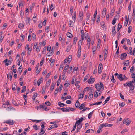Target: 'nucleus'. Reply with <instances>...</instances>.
Listing matches in <instances>:
<instances>
[{
  "mask_svg": "<svg viewBox=\"0 0 135 135\" xmlns=\"http://www.w3.org/2000/svg\"><path fill=\"white\" fill-rule=\"evenodd\" d=\"M39 109H42L43 110H44L45 111H47L49 109H47V107H46L44 105H40L39 106H37V110H38Z\"/></svg>",
  "mask_w": 135,
  "mask_h": 135,
  "instance_id": "f257e3e1",
  "label": "nucleus"
},
{
  "mask_svg": "<svg viewBox=\"0 0 135 135\" xmlns=\"http://www.w3.org/2000/svg\"><path fill=\"white\" fill-rule=\"evenodd\" d=\"M15 122L13 120H8L7 121L4 122V123H6L7 124L13 125L15 123Z\"/></svg>",
  "mask_w": 135,
  "mask_h": 135,
  "instance_id": "f03ea898",
  "label": "nucleus"
},
{
  "mask_svg": "<svg viewBox=\"0 0 135 135\" xmlns=\"http://www.w3.org/2000/svg\"><path fill=\"white\" fill-rule=\"evenodd\" d=\"M103 69V65L102 63L99 64V66L98 67V72L99 74H100L101 72Z\"/></svg>",
  "mask_w": 135,
  "mask_h": 135,
  "instance_id": "7ed1b4c3",
  "label": "nucleus"
},
{
  "mask_svg": "<svg viewBox=\"0 0 135 135\" xmlns=\"http://www.w3.org/2000/svg\"><path fill=\"white\" fill-rule=\"evenodd\" d=\"M92 77V76H91L90 78L87 81L88 83L89 84H90V83H93L94 82L95 80V79L94 78H91V77Z\"/></svg>",
  "mask_w": 135,
  "mask_h": 135,
  "instance_id": "20e7f679",
  "label": "nucleus"
},
{
  "mask_svg": "<svg viewBox=\"0 0 135 135\" xmlns=\"http://www.w3.org/2000/svg\"><path fill=\"white\" fill-rule=\"evenodd\" d=\"M127 54L126 53H122L121 55L120 59L122 60H124L126 58Z\"/></svg>",
  "mask_w": 135,
  "mask_h": 135,
  "instance_id": "39448f33",
  "label": "nucleus"
},
{
  "mask_svg": "<svg viewBox=\"0 0 135 135\" xmlns=\"http://www.w3.org/2000/svg\"><path fill=\"white\" fill-rule=\"evenodd\" d=\"M95 87L97 90L98 91H100V90H101V88L100 87V85L99 83L96 84L95 86Z\"/></svg>",
  "mask_w": 135,
  "mask_h": 135,
  "instance_id": "423d86ee",
  "label": "nucleus"
},
{
  "mask_svg": "<svg viewBox=\"0 0 135 135\" xmlns=\"http://www.w3.org/2000/svg\"><path fill=\"white\" fill-rule=\"evenodd\" d=\"M58 127V126L57 124H54L52 125L50 127L48 128V130H50L52 128H55Z\"/></svg>",
  "mask_w": 135,
  "mask_h": 135,
  "instance_id": "0eeeda50",
  "label": "nucleus"
},
{
  "mask_svg": "<svg viewBox=\"0 0 135 135\" xmlns=\"http://www.w3.org/2000/svg\"><path fill=\"white\" fill-rule=\"evenodd\" d=\"M42 78L41 77L38 80V81L37 80V83L38 86H39L40 84L42 82Z\"/></svg>",
  "mask_w": 135,
  "mask_h": 135,
  "instance_id": "6e6552de",
  "label": "nucleus"
},
{
  "mask_svg": "<svg viewBox=\"0 0 135 135\" xmlns=\"http://www.w3.org/2000/svg\"><path fill=\"white\" fill-rule=\"evenodd\" d=\"M81 48H79L78 51L77 57L78 58H80L81 55Z\"/></svg>",
  "mask_w": 135,
  "mask_h": 135,
  "instance_id": "1a4fd4ad",
  "label": "nucleus"
},
{
  "mask_svg": "<svg viewBox=\"0 0 135 135\" xmlns=\"http://www.w3.org/2000/svg\"><path fill=\"white\" fill-rule=\"evenodd\" d=\"M122 75L121 74H119L118 76V79L121 81H123V79L122 78Z\"/></svg>",
  "mask_w": 135,
  "mask_h": 135,
  "instance_id": "9d476101",
  "label": "nucleus"
},
{
  "mask_svg": "<svg viewBox=\"0 0 135 135\" xmlns=\"http://www.w3.org/2000/svg\"><path fill=\"white\" fill-rule=\"evenodd\" d=\"M106 8H104L103 10L102 13V15L104 17L105 15H106Z\"/></svg>",
  "mask_w": 135,
  "mask_h": 135,
  "instance_id": "9b49d317",
  "label": "nucleus"
},
{
  "mask_svg": "<svg viewBox=\"0 0 135 135\" xmlns=\"http://www.w3.org/2000/svg\"><path fill=\"white\" fill-rule=\"evenodd\" d=\"M125 62H124L123 63L126 66H128L129 65V60H126L125 61Z\"/></svg>",
  "mask_w": 135,
  "mask_h": 135,
  "instance_id": "f8f14e48",
  "label": "nucleus"
},
{
  "mask_svg": "<svg viewBox=\"0 0 135 135\" xmlns=\"http://www.w3.org/2000/svg\"><path fill=\"white\" fill-rule=\"evenodd\" d=\"M41 132H40L38 134V135H42L44 134L45 132V130L44 131L42 128L41 129Z\"/></svg>",
  "mask_w": 135,
  "mask_h": 135,
  "instance_id": "ddd939ff",
  "label": "nucleus"
},
{
  "mask_svg": "<svg viewBox=\"0 0 135 135\" xmlns=\"http://www.w3.org/2000/svg\"><path fill=\"white\" fill-rule=\"evenodd\" d=\"M72 19L74 21V22H75V20L76 18V11L74 12V15L72 16Z\"/></svg>",
  "mask_w": 135,
  "mask_h": 135,
  "instance_id": "4468645a",
  "label": "nucleus"
},
{
  "mask_svg": "<svg viewBox=\"0 0 135 135\" xmlns=\"http://www.w3.org/2000/svg\"><path fill=\"white\" fill-rule=\"evenodd\" d=\"M113 125L112 124H109L107 123H105V124H103V126L104 127H110L112 126Z\"/></svg>",
  "mask_w": 135,
  "mask_h": 135,
  "instance_id": "2eb2a0df",
  "label": "nucleus"
},
{
  "mask_svg": "<svg viewBox=\"0 0 135 135\" xmlns=\"http://www.w3.org/2000/svg\"><path fill=\"white\" fill-rule=\"evenodd\" d=\"M85 103H84L82 104H81L80 106L79 107V108L81 110L83 109L84 107H85Z\"/></svg>",
  "mask_w": 135,
  "mask_h": 135,
  "instance_id": "dca6fc26",
  "label": "nucleus"
},
{
  "mask_svg": "<svg viewBox=\"0 0 135 135\" xmlns=\"http://www.w3.org/2000/svg\"><path fill=\"white\" fill-rule=\"evenodd\" d=\"M29 45L28 44H27L26 45L25 49L27 48V50L29 51H31L32 50V49L31 48H30L29 47Z\"/></svg>",
  "mask_w": 135,
  "mask_h": 135,
  "instance_id": "f3484780",
  "label": "nucleus"
},
{
  "mask_svg": "<svg viewBox=\"0 0 135 135\" xmlns=\"http://www.w3.org/2000/svg\"><path fill=\"white\" fill-rule=\"evenodd\" d=\"M68 108H69L68 109L67 108H65V109L68 110L67 111V112H68L69 111H73L75 110V109L74 108H71L70 107H68Z\"/></svg>",
  "mask_w": 135,
  "mask_h": 135,
  "instance_id": "a211bd4d",
  "label": "nucleus"
},
{
  "mask_svg": "<svg viewBox=\"0 0 135 135\" xmlns=\"http://www.w3.org/2000/svg\"><path fill=\"white\" fill-rule=\"evenodd\" d=\"M24 27V25L22 23H20L18 25V27L20 29H22Z\"/></svg>",
  "mask_w": 135,
  "mask_h": 135,
  "instance_id": "6ab92c4d",
  "label": "nucleus"
},
{
  "mask_svg": "<svg viewBox=\"0 0 135 135\" xmlns=\"http://www.w3.org/2000/svg\"><path fill=\"white\" fill-rule=\"evenodd\" d=\"M51 81V80L50 79H49L48 80L47 82L46 83V86L48 87L50 85Z\"/></svg>",
  "mask_w": 135,
  "mask_h": 135,
  "instance_id": "aec40b11",
  "label": "nucleus"
},
{
  "mask_svg": "<svg viewBox=\"0 0 135 135\" xmlns=\"http://www.w3.org/2000/svg\"><path fill=\"white\" fill-rule=\"evenodd\" d=\"M61 75H60V76L59 78L58 79V81H57V86H59L60 83V81H61Z\"/></svg>",
  "mask_w": 135,
  "mask_h": 135,
  "instance_id": "412c9836",
  "label": "nucleus"
},
{
  "mask_svg": "<svg viewBox=\"0 0 135 135\" xmlns=\"http://www.w3.org/2000/svg\"><path fill=\"white\" fill-rule=\"evenodd\" d=\"M108 54V51L107 50H106L104 52V60H105V59H106L107 57V54Z\"/></svg>",
  "mask_w": 135,
  "mask_h": 135,
  "instance_id": "4be33fe9",
  "label": "nucleus"
},
{
  "mask_svg": "<svg viewBox=\"0 0 135 135\" xmlns=\"http://www.w3.org/2000/svg\"><path fill=\"white\" fill-rule=\"evenodd\" d=\"M26 86H24L22 87V89L21 90V93H24L26 90Z\"/></svg>",
  "mask_w": 135,
  "mask_h": 135,
  "instance_id": "5701e85b",
  "label": "nucleus"
},
{
  "mask_svg": "<svg viewBox=\"0 0 135 135\" xmlns=\"http://www.w3.org/2000/svg\"><path fill=\"white\" fill-rule=\"evenodd\" d=\"M22 65H21L18 68V72L20 74H21L22 71Z\"/></svg>",
  "mask_w": 135,
  "mask_h": 135,
  "instance_id": "b1692460",
  "label": "nucleus"
},
{
  "mask_svg": "<svg viewBox=\"0 0 135 135\" xmlns=\"http://www.w3.org/2000/svg\"><path fill=\"white\" fill-rule=\"evenodd\" d=\"M67 36L69 38H71L73 37L72 35L69 32H68L67 33Z\"/></svg>",
  "mask_w": 135,
  "mask_h": 135,
  "instance_id": "393cba45",
  "label": "nucleus"
},
{
  "mask_svg": "<svg viewBox=\"0 0 135 135\" xmlns=\"http://www.w3.org/2000/svg\"><path fill=\"white\" fill-rule=\"evenodd\" d=\"M82 41H81V40H80L78 42V47L79 48H81V45H82Z\"/></svg>",
  "mask_w": 135,
  "mask_h": 135,
  "instance_id": "a878e982",
  "label": "nucleus"
},
{
  "mask_svg": "<svg viewBox=\"0 0 135 135\" xmlns=\"http://www.w3.org/2000/svg\"><path fill=\"white\" fill-rule=\"evenodd\" d=\"M82 121V120L80 119L76 121L75 123V124H77L78 125H79L80 124V123Z\"/></svg>",
  "mask_w": 135,
  "mask_h": 135,
  "instance_id": "bb28decb",
  "label": "nucleus"
},
{
  "mask_svg": "<svg viewBox=\"0 0 135 135\" xmlns=\"http://www.w3.org/2000/svg\"><path fill=\"white\" fill-rule=\"evenodd\" d=\"M117 31H119V30L122 28V26L120 24L118 23V25Z\"/></svg>",
  "mask_w": 135,
  "mask_h": 135,
  "instance_id": "cd10ccee",
  "label": "nucleus"
},
{
  "mask_svg": "<svg viewBox=\"0 0 135 135\" xmlns=\"http://www.w3.org/2000/svg\"><path fill=\"white\" fill-rule=\"evenodd\" d=\"M57 109H59L61 110H62L63 112H67V111H68V110H66V109H64L63 108H60V107H58L57 108Z\"/></svg>",
  "mask_w": 135,
  "mask_h": 135,
  "instance_id": "c85d7f7f",
  "label": "nucleus"
},
{
  "mask_svg": "<svg viewBox=\"0 0 135 135\" xmlns=\"http://www.w3.org/2000/svg\"><path fill=\"white\" fill-rule=\"evenodd\" d=\"M58 105L61 107H63L65 105H66L64 104L63 103H62L60 102H59L58 103Z\"/></svg>",
  "mask_w": 135,
  "mask_h": 135,
  "instance_id": "c756f323",
  "label": "nucleus"
},
{
  "mask_svg": "<svg viewBox=\"0 0 135 135\" xmlns=\"http://www.w3.org/2000/svg\"><path fill=\"white\" fill-rule=\"evenodd\" d=\"M93 111H93L91 112L88 114V118L89 119H90L91 118V117L92 116V115L93 114Z\"/></svg>",
  "mask_w": 135,
  "mask_h": 135,
  "instance_id": "7c9ffc66",
  "label": "nucleus"
},
{
  "mask_svg": "<svg viewBox=\"0 0 135 135\" xmlns=\"http://www.w3.org/2000/svg\"><path fill=\"white\" fill-rule=\"evenodd\" d=\"M99 83L100 84V87L101 88V89H102V90H103L104 89V87L103 83L101 82H100Z\"/></svg>",
  "mask_w": 135,
  "mask_h": 135,
  "instance_id": "2f4dec72",
  "label": "nucleus"
},
{
  "mask_svg": "<svg viewBox=\"0 0 135 135\" xmlns=\"http://www.w3.org/2000/svg\"><path fill=\"white\" fill-rule=\"evenodd\" d=\"M55 47L54 46H53L51 50H50V54H53L54 51V49H55Z\"/></svg>",
  "mask_w": 135,
  "mask_h": 135,
  "instance_id": "473e14b6",
  "label": "nucleus"
},
{
  "mask_svg": "<svg viewBox=\"0 0 135 135\" xmlns=\"http://www.w3.org/2000/svg\"><path fill=\"white\" fill-rule=\"evenodd\" d=\"M110 96L108 97L107 98H106L105 101L104 103L103 104V105L107 103V102H108V101H109V100H110Z\"/></svg>",
  "mask_w": 135,
  "mask_h": 135,
  "instance_id": "72a5a7b5",
  "label": "nucleus"
},
{
  "mask_svg": "<svg viewBox=\"0 0 135 135\" xmlns=\"http://www.w3.org/2000/svg\"><path fill=\"white\" fill-rule=\"evenodd\" d=\"M45 104L47 105L48 106H50L51 105V103L49 101H47L45 103Z\"/></svg>",
  "mask_w": 135,
  "mask_h": 135,
  "instance_id": "f704fd0d",
  "label": "nucleus"
},
{
  "mask_svg": "<svg viewBox=\"0 0 135 135\" xmlns=\"http://www.w3.org/2000/svg\"><path fill=\"white\" fill-rule=\"evenodd\" d=\"M75 79V81H76V79H75V76H74L72 78V80L71 81V83L72 84L74 83V79Z\"/></svg>",
  "mask_w": 135,
  "mask_h": 135,
  "instance_id": "c9c22d12",
  "label": "nucleus"
},
{
  "mask_svg": "<svg viewBox=\"0 0 135 135\" xmlns=\"http://www.w3.org/2000/svg\"><path fill=\"white\" fill-rule=\"evenodd\" d=\"M79 16L80 17H83V13L82 11H81L79 12Z\"/></svg>",
  "mask_w": 135,
  "mask_h": 135,
  "instance_id": "e433bc0d",
  "label": "nucleus"
},
{
  "mask_svg": "<svg viewBox=\"0 0 135 135\" xmlns=\"http://www.w3.org/2000/svg\"><path fill=\"white\" fill-rule=\"evenodd\" d=\"M8 61V59H6L3 61L4 63H5V65L7 66L9 65V63L7 62Z\"/></svg>",
  "mask_w": 135,
  "mask_h": 135,
  "instance_id": "4c0bfd02",
  "label": "nucleus"
},
{
  "mask_svg": "<svg viewBox=\"0 0 135 135\" xmlns=\"http://www.w3.org/2000/svg\"><path fill=\"white\" fill-rule=\"evenodd\" d=\"M84 94H82V93H81V94H79V97H78V99H80V98H83V97H84Z\"/></svg>",
  "mask_w": 135,
  "mask_h": 135,
  "instance_id": "58836bf2",
  "label": "nucleus"
},
{
  "mask_svg": "<svg viewBox=\"0 0 135 135\" xmlns=\"http://www.w3.org/2000/svg\"><path fill=\"white\" fill-rule=\"evenodd\" d=\"M72 55H70L68 56V60L69 61V63L72 60Z\"/></svg>",
  "mask_w": 135,
  "mask_h": 135,
  "instance_id": "ea45409f",
  "label": "nucleus"
},
{
  "mask_svg": "<svg viewBox=\"0 0 135 135\" xmlns=\"http://www.w3.org/2000/svg\"><path fill=\"white\" fill-rule=\"evenodd\" d=\"M73 67H74V66H70V69H69V70L68 71V73L69 74H70L71 72V70L73 69Z\"/></svg>",
  "mask_w": 135,
  "mask_h": 135,
  "instance_id": "a19ab883",
  "label": "nucleus"
},
{
  "mask_svg": "<svg viewBox=\"0 0 135 135\" xmlns=\"http://www.w3.org/2000/svg\"><path fill=\"white\" fill-rule=\"evenodd\" d=\"M132 30V27L131 26H129L128 28V33H130Z\"/></svg>",
  "mask_w": 135,
  "mask_h": 135,
  "instance_id": "79ce46f5",
  "label": "nucleus"
},
{
  "mask_svg": "<svg viewBox=\"0 0 135 135\" xmlns=\"http://www.w3.org/2000/svg\"><path fill=\"white\" fill-rule=\"evenodd\" d=\"M89 89V87H86L84 89V90L83 91V93L84 94L86 91L88 90Z\"/></svg>",
  "mask_w": 135,
  "mask_h": 135,
  "instance_id": "37998d69",
  "label": "nucleus"
},
{
  "mask_svg": "<svg viewBox=\"0 0 135 135\" xmlns=\"http://www.w3.org/2000/svg\"><path fill=\"white\" fill-rule=\"evenodd\" d=\"M100 17L99 15H98L97 17V20H96V22L98 23L100 21Z\"/></svg>",
  "mask_w": 135,
  "mask_h": 135,
  "instance_id": "c03bdc74",
  "label": "nucleus"
},
{
  "mask_svg": "<svg viewBox=\"0 0 135 135\" xmlns=\"http://www.w3.org/2000/svg\"><path fill=\"white\" fill-rule=\"evenodd\" d=\"M111 81L113 83H114L115 82L116 80L114 79V76L113 75L112 77V79H111Z\"/></svg>",
  "mask_w": 135,
  "mask_h": 135,
  "instance_id": "a18cd8bd",
  "label": "nucleus"
},
{
  "mask_svg": "<svg viewBox=\"0 0 135 135\" xmlns=\"http://www.w3.org/2000/svg\"><path fill=\"white\" fill-rule=\"evenodd\" d=\"M20 16L21 18L23 17V15H24V12L23 11H21L20 12Z\"/></svg>",
  "mask_w": 135,
  "mask_h": 135,
  "instance_id": "49530a36",
  "label": "nucleus"
},
{
  "mask_svg": "<svg viewBox=\"0 0 135 135\" xmlns=\"http://www.w3.org/2000/svg\"><path fill=\"white\" fill-rule=\"evenodd\" d=\"M89 74L86 75L83 81L85 82L87 80V79L89 78Z\"/></svg>",
  "mask_w": 135,
  "mask_h": 135,
  "instance_id": "de8ad7c7",
  "label": "nucleus"
},
{
  "mask_svg": "<svg viewBox=\"0 0 135 135\" xmlns=\"http://www.w3.org/2000/svg\"><path fill=\"white\" fill-rule=\"evenodd\" d=\"M67 99H71V98L70 95H68L66 97L64 100H65Z\"/></svg>",
  "mask_w": 135,
  "mask_h": 135,
  "instance_id": "09e8293b",
  "label": "nucleus"
},
{
  "mask_svg": "<svg viewBox=\"0 0 135 135\" xmlns=\"http://www.w3.org/2000/svg\"><path fill=\"white\" fill-rule=\"evenodd\" d=\"M45 87L44 86L42 89V94H44L45 93Z\"/></svg>",
  "mask_w": 135,
  "mask_h": 135,
  "instance_id": "8fccbe9b",
  "label": "nucleus"
},
{
  "mask_svg": "<svg viewBox=\"0 0 135 135\" xmlns=\"http://www.w3.org/2000/svg\"><path fill=\"white\" fill-rule=\"evenodd\" d=\"M46 46H45L44 47L43 49V50L42 52V54H44L46 53Z\"/></svg>",
  "mask_w": 135,
  "mask_h": 135,
  "instance_id": "3c124183",
  "label": "nucleus"
},
{
  "mask_svg": "<svg viewBox=\"0 0 135 135\" xmlns=\"http://www.w3.org/2000/svg\"><path fill=\"white\" fill-rule=\"evenodd\" d=\"M116 19L115 18H114L113 19V20H112V23L113 25H114L115 24V23H116Z\"/></svg>",
  "mask_w": 135,
  "mask_h": 135,
  "instance_id": "603ef678",
  "label": "nucleus"
},
{
  "mask_svg": "<svg viewBox=\"0 0 135 135\" xmlns=\"http://www.w3.org/2000/svg\"><path fill=\"white\" fill-rule=\"evenodd\" d=\"M44 61V58H42V59L40 63V66H42V65Z\"/></svg>",
  "mask_w": 135,
  "mask_h": 135,
  "instance_id": "864d4df0",
  "label": "nucleus"
},
{
  "mask_svg": "<svg viewBox=\"0 0 135 135\" xmlns=\"http://www.w3.org/2000/svg\"><path fill=\"white\" fill-rule=\"evenodd\" d=\"M77 40V38L76 37H75L74 38V40H73V44H75L76 43V41Z\"/></svg>",
  "mask_w": 135,
  "mask_h": 135,
  "instance_id": "5fc2aeb1",
  "label": "nucleus"
},
{
  "mask_svg": "<svg viewBox=\"0 0 135 135\" xmlns=\"http://www.w3.org/2000/svg\"><path fill=\"white\" fill-rule=\"evenodd\" d=\"M128 85L127 86L129 87H132V84L131 83V82H128Z\"/></svg>",
  "mask_w": 135,
  "mask_h": 135,
  "instance_id": "6e6d98bb",
  "label": "nucleus"
},
{
  "mask_svg": "<svg viewBox=\"0 0 135 135\" xmlns=\"http://www.w3.org/2000/svg\"><path fill=\"white\" fill-rule=\"evenodd\" d=\"M98 96V92L95 91L94 93V97H95V98H96V97H97Z\"/></svg>",
  "mask_w": 135,
  "mask_h": 135,
  "instance_id": "4d7b16f0",
  "label": "nucleus"
},
{
  "mask_svg": "<svg viewBox=\"0 0 135 135\" xmlns=\"http://www.w3.org/2000/svg\"><path fill=\"white\" fill-rule=\"evenodd\" d=\"M93 94L92 93H91L88 96V98L90 100L93 97Z\"/></svg>",
  "mask_w": 135,
  "mask_h": 135,
  "instance_id": "13d9d810",
  "label": "nucleus"
},
{
  "mask_svg": "<svg viewBox=\"0 0 135 135\" xmlns=\"http://www.w3.org/2000/svg\"><path fill=\"white\" fill-rule=\"evenodd\" d=\"M33 127L34 128V129L35 130H38V129L37 128V126L36 125L34 124L33 126Z\"/></svg>",
  "mask_w": 135,
  "mask_h": 135,
  "instance_id": "bf43d9fd",
  "label": "nucleus"
},
{
  "mask_svg": "<svg viewBox=\"0 0 135 135\" xmlns=\"http://www.w3.org/2000/svg\"><path fill=\"white\" fill-rule=\"evenodd\" d=\"M59 90V89L58 88H57L56 89L55 91V95H56V94L58 93V91Z\"/></svg>",
  "mask_w": 135,
  "mask_h": 135,
  "instance_id": "052dcab7",
  "label": "nucleus"
},
{
  "mask_svg": "<svg viewBox=\"0 0 135 135\" xmlns=\"http://www.w3.org/2000/svg\"><path fill=\"white\" fill-rule=\"evenodd\" d=\"M128 130H127L126 128L124 129H123L121 132V134H123L125 132H127Z\"/></svg>",
  "mask_w": 135,
  "mask_h": 135,
  "instance_id": "680f3d73",
  "label": "nucleus"
},
{
  "mask_svg": "<svg viewBox=\"0 0 135 135\" xmlns=\"http://www.w3.org/2000/svg\"><path fill=\"white\" fill-rule=\"evenodd\" d=\"M69 22H70V23H69V27H71V26L72 25H73V22L71 20H70L69 21Z\"/></svg>",
  "mask_w": 135,
  "mask_h": 135,
  "instance_id": "e2e57ef3",
  "label": "nucleus"
},
{
  "mask_svg": "<svg viewBox=\"0 0 135 135\" xmlns=\"http://www.w3.org/2000/svg\"><path fill=\"white\" fill-rule=\"evenodd\" d=\"M131 120H129L128 121H127L126 122V124L127 125H128L130 123H131Z\"/></svg>",
  "mask_w": 135,
  "mask_h": 135,
  "instance_id": "0e129e2a",
  "label": "nucleus"
},
{
  "mask_svg": "<svg viewBox=\"0 0 135 135\" xmlns=\"http://www.w3.org/2000/svg\"><path fill=\"white\" fill-rule=\"evenodd\" d=\"M45 30L48 33L49 31V26L46 27Z\"/></svg>",
  "mask_w": 135,
  "mask_h": 135,
  "instance_id": "69168bd1",
  "label": "nucleus"
},
{
  "mask_svg": "<svg viewBox=\"0 0 135 135\" xmlns=\"http://www.w3.org/2000/svg\"><path fill=\"white\" fill-rule=\"evenodd\" d=\"M63 87V85L62 84H60V86L59 87V91H60L62 90Z\"/></svg>",
  "mask_w": 135,
  "mask_h": 135,
  "instance_id": "338daca9",
  "label": "nucleus"
},
{
  "mask_svg": "<svg viewBox=\"0 0 135 135\" xmlns=\"http://www.w3.org/2000/svg\"><path fill=\"white\" fill-rule=\"evenodd\" d=\"M17 134L18 135H23V134H24L25 135H26L27 134V133L25 132H24L22 133L21 134H20L17 133Z\"/></svg>",
  "mask_w": 135,
  "mask_h": 135,
  "instance_id": "774afa93",
  "label": "nucleus"
}]
</instances>
